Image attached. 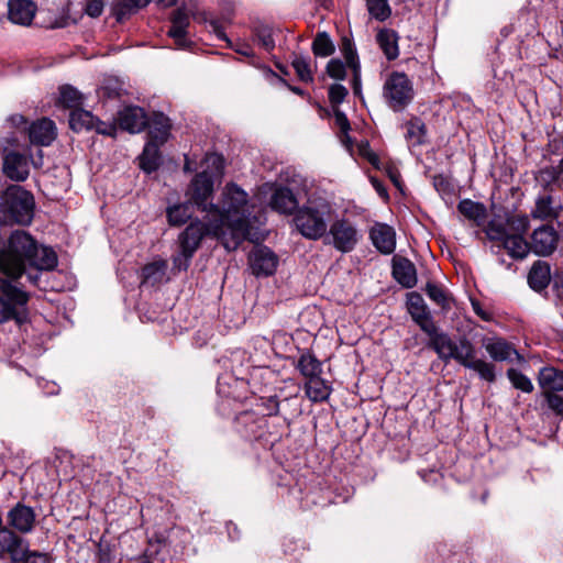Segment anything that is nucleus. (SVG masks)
<instances>
[{
    "label": "nucleus",
    "mask_w": 563,
    "mask_h": 563,
    "mask_svg": "<svg viewBox=\"0 0 563 563\" xmlns=\"http://www.w3.org/2000/svg\"><path fill=\"white\" fill-rule=\"evenodd\" d=\"M218 214L210 218V228L216 239L233 251L250 236L251 203L249 195L234 183L227 184L220 195Z\"/></svg>",
    "instance_id": "obj_1"
},
{
    "label": "nucleus",
    "mask_w": 563,
    "mask_h": 563,
    "mask_svg": "<svg viewBox=\"0 0 563 563\" xmlns=\"http://www.w3.org/2000/svg\"><path fill=\"white\" fill-rule=\"evenodd\" d=\"M57 265L53 249L38 245L33 236L23 230L11 233L8 242L0 249V274L16 280L26 267L36 271H52Z\"/></svg>",
    "instance_id": "obj_2"
},
{
    "label": "nucleus",
    "mask_w": 563,
    "mask_h": 563,
    "mask_svg": "<svg viewBox=\"0 0 563 563\" xmlns=\"http://www.w3.org/2000/svg\"><path fill=\"white\" fill-rule=\"evenodd\" d=\"M434 344V352L440 360L445 363L454 360L465 368L476 372L482 379L489 383L495 382V365L482 358H477L475 346L468 339L461 338L457 342H454L446 335L438 338Z\"/></svg>",
    "instance_id": "obj_3"
},
{
    "label": "nucleus",
    "mask_w": 563,
    "mask_h": 563,
    "mask_svg": "<svg viewBox=\"0 0 563 563\" xmlns=\"http://www.w3.org/2000/svg\"><path fill=\"white\" fill-rule=\"evenodd\" d=\"M0 225H29L34 217L33 195L19 185L9 186L1 196Z\"/></svg>",
    "instance_id": "obj_4"
},
{
    "label": "nucleus",
    "mask_w": 563,
    "mask_h": 563,
    "mask_svg": "<svg viewBox=\"0 0 563 563\" xmlns=\"http://www.w3.org/2000/svg\"><path fill=\"white\" fill-rule=\"evenodd\" d=\"M331 211L328 201L311 200L297 209L292 222L302 236L316 241L325 235Z\"/></svg>",
    "instance_id": "obj_5"
},
{
    "label": "nucleus",
    "mask_w": 563,
    "mask_h": 563,
    "mask_svg": "<svg viewBox=\"0 0 563 563\" xmlns=\"http://www.w3.org/2000/svg\"><path fill=\"white\" fill-rule=\"evenodd\" d=\"M14 282L5 276H0V323L9 320L22 323L26 320L29 296Z\"/></svg>",
    "instance_id": "obj_6"
},
{
    "label": "nucleus",
    "mask_w": 563,
    "mask_h": 563,
    "mask_svg": "<svg viewBox=\"0 0 563 563\" xmlns=\"http://www.w3.org/2000/svg\"><path fill=\"white\" fill-rule=\"evenodd\" d=\"M415 97L413 85L407 74L391 71L383 85V98L386 104L395 112L406 109Z\"/></svg>",
    "instance_id": "obj_7"
},
{
    "label": "nucleus",
    "mask_w": 563,
    "mask_h": 563,
    "mask_svg": "<svg viewBox=\"0 0 563 563\" xmlns=\"http://www.w3.org/2000/svg\"><path fill=\"white\" fill-rule=\"evenodd\" d=\"M485 234L489 241L497 243L493 246L494 253L505 250L512 258L523 260L531 251L525 236L510 234L503 223L489 221L485 228Z\"/></svg>",
    "instance_id": "obj_8"
},
{
    "label": "nucleus",
    "mask_w": 563,
    "mask_h": 563,
    "mask_svg": "<svg viewBox=\"0 0 563 563\" xmlns=\"http://www.w3.org/2000/svg\"><path fill=\"white\" fill-rule=\"evenodd\" d=\"M327 243L341 253L352 252L362 239L357 224L349 218L332 221L325 233Z\"/></svg>",
    "instance_id": "obj_9"
},
{
    "label": "nucleus",
    "mask_w": 563,
    "mask_h": 563,
    "mask_svg": "<svg viewBox=\"0 0 563 563\" xmlns=\"http://www.w3.org/2000/svg\"><path fill=\"white\" fill-rule=\"evenodd\" d=\"M213 183L208 170H202L195 176L188 189L190 201L208 218L214 212L218 214L219 211V205L209 201L213 194Z\"/></svg>",
    "instance_id": "obj_10"
},
{
    "label": "nucleus",
    "mask_w": 563,
    "mask_h": 563,
    "mask_svg": "<svg viewBox=\"0 0 563 563\" xmlns=\"http://www.w3.org/2000/svg\"><path fill=\"white\" fill-rule=\"evenodd\" d=\"M206 222L195 220L179 234V249H185L188 254H195L206 235L216 238L210 228V218L205 217Z\"/></svg>",
    "instance_id": "obj_11"
},
{
    "label": "nucleus",
    "mask_w": 563,
    "mask_h": 563,
    "mask_svg": "<svg viewBox=\"0 0 563 563\" xmlns=\"http://www.w3.org/2000/svg\"><path fill=\"white\" fill-rule=\"evenodd\" d=\"M559 234L556 230L549 224H543L533 230L530 238V250L539 256L551 255L558 246Z\"/></svg>",
    "instance_id": "obj_12"
},
{
    "label": "nucleus",
    "mask_w": 563,
    "mask_h": 563,
    "mask_svg": "<svg viewBox=\"0 0 563 563\" xmlns=\"http://www.w3.org/2000/svg\"><path fill=\"white\" fill-rule=\"evenodd\" d=\"M35 522L36 514L34 509L23 503H18L7 514L8 527L22 534L32 532Z\"/></svg>",
    "instance_id": "obj_13"
},
{
    "label": "nucleus",
    "mask_w": 563,
    "mask_h": 563,
    "mask_svg": "<svg viewBox=\"0 0 563 563\" xmlns=\"http://www.w3.org/2000/svg\"><path fill=\"white\" fill-rule=\"evenodd\" d=\"M252 273L256 276L273 275L277 268L278 258L266 246H255L249 257Z\"/></svg>",
    "instance_id": "obj_14"
},
{
    "label": "nucleus",
    "mask_w": 563,
    "mask_h": 563,
    "mask_svg": "<svg viewBox=\"0 0 563 563\" xmlns=\"http://www.w3.org/2000/svg\"><path fill=\"white\" fill-rule=\"evenodd\" d=\"M2 172L13 181L22 183L30 175L29 158L21 153L11 151L2 155Z\"/></svg>",
    "instance_id": "obj_15"
},
{
    "label": "nucleus",
    "mask_w": 563,
    "mask_h": 563,
    "mask_svg": "<svg viewBox=\"0 0 563 563\" xmlns=\"http://www.w3.org/2000/svg\"><path fill=\"white\" fill-rule=\"evenodd\" d=\"M170 23L167 35L174 40L178 48H188L191 45V41L188 38L189 13L181 8L175 10L170 16Z\"/></svg>",
    "instance_id": "obj_16"
},
{
    "label": "nucleus",
    "mask_w": 563,
    "mask_h": 563,
    "mask_svg": "<svg viewBox=\"0 0 563 563\" xmlns=\"http://www.w3.org/2000/svg\"><path fill=\"white\" fill-rule=\"evenodd\" d=\"M27 542L10 527L0 529V556L8 555L13 562H20Z\"/></svg>",
    "instance_id": "obj_17"
},
{
    "label": "nucleus",
    "mask_w": 563,
    "mask_h": 563,
    "mask_svg": "<svg viewBox=\"0 0 563 563\" xmlns=\"http://www.w3.org/2000/svg\"><path fill=\"white\" fill-rule=\"evenodd\" d=\"M25 130L31 144L34 145L48 146L57 136L55 122L47 118L32 122Z\"/></svg>",
    "instance_id": "obj_18"
},
{
    "label": "nucleus",
    "mask_w": 563,
    "mask_h": 563,
    "mask_svg": "<svg viewBox=\"0 0 563 563\" xmlns=\"http://www.w3.org/2000/svg\"><path fill=\"white\" fill-rule=\"evenodd\" d=\"M369 238L383 254H391L396 249V233L388 224L376 223L369 231Z\"/></svg>",
    "instance_id": "obj_19"
},
{
    "label": "nucleus",
    "mask_w": 563,
    "mask_h": 563,
    "mask_svg": "<svg viewBox=\"0 0 563 563\" xmlns=\"http://www.w3.org/2000/svg\"><path fill=\"white\" fill-rule=\"evenodd\" d=\"M483 346L492 360L496 362L512 361L520 357L515 346L503 338L485 339Z\"/></svg>",
    "instance_id": "obj_20"
},
{
    "label": "nucleus",
    "mask_w": 563,
    "mask_h": 563,
    "mask_svg": "<svg viewBox=\"0 0 563 563\" xmlns=\"http://www.w3.org/2000/svg\"><path fill=\"white\" fill-rule=\"evenodd\" d=\"M36 10V4L31 0H10L8 3L9 20L24 26L32 23Z\"/></svg>",
    "instance_id": "obj_21"
},
{
    "label": "nucleus",
    "mask_w": 563,
    "mask_h": 563,
    "mask_svg": "<svg viewBox=\"0 0 563 563\" xmlns=\"http://www.w3.org/2000/svg\"><path fill=\"white\" fill-rule=\"evenodd\" d=\"M393 276L405 288H412L417 284L416 266L404 256L393 257Z\"/></svg>",
    "instance_id": "obj_22"
},
{
    "label": "nucleus",
    "mask_w": 563,
    "mask_h": 563,
    "mask_svg": "<svg viewBox=\"0 0 563 563\" xmlns=\"http://www.w3.org/2000/svg\"><path fill=\"white\" fill-rule=\"evenodd\" d=\"M561 210V201L544 192L538 196L531 216L539 220H553L559 218Z\"/></svg>",
    "instance_id": "obj_23"
},
{
    "label": "nucleus",
    "mask_w": 563,
    "mask_h": 563,
    "mask_svg": "<svg viewBox=\"0 0 563 563\" xmlns=\"http://www.w3.org/2000/svg\"><path fill=\"white\" fill-rule=\"evenodd\" d=\"M119 124L130 133H139L147 125L146 114L140 107H126L119 113Z\"/></svg>",
    "instance_id": "obj_24"
},
{
    "label": "nucleus",
    "mask_w": 563,
    "mask_h": 563,
    "mask_svg": "<svg viewBox=\"0 0 563 563\" xmlns=\"http://www.w3.org/2000/svg\"><path fill=\"white\" fill-rule=\"evenodd\" d=\"M538 385L541 395L563 391V371L553 366H544L538 373Z\"/></svg>",
    "instance_id": "obj_25"
},
{
    "label": "nucleus",
    "mask_w": 563,
    "mask_h": 563,
    "mask_svg": "<svg viewBox=\"0 0 563 563\" xmlns=\"http://www.w3.org/2000/svg\"><path fill=\"white\" fill-rule=\"evenodd\" d=\"M148 123V141L163 145L170 135V120L165 114L154 113Z\"/></svg>",
    "instance_id": "obj_26"
},
{
    "label": "nucleus",
    "mask_w": 563,
    "mask_h": 563,
    "mask_svg": "<svg viewBox=\"0 0 563 563\" xmlns=\"http://www.w3.org/2000/svg\"><path fill=\"white\" fill-rule=\"evenodd\" d=\"M271 207L279 213L290 214L298 209V200L287 187H278L271 197Z\"/></svg>",
    "instance_id": "obj_27"
},
{
    "label": "nucleus",
    "mask_w": 563,
    "mask_h": 563,
    "mask_svg": "<svg viewBox=\"0 0 563 563\" xmlns=\"http://www.w3.org/2000/svg\"><path fill=\"white\" fill-rule=\"evenodd\" d=\"M399 36L391 29H382L376 34V42L388 60H395L399 56Z\"/></svg>",
    "instance_id": "obj_28"
},
{
    "label": "nucleus",
    "mask_w": 563,
    "mask_h": 563,
    "mask_svg": "<svg viewBox=\"0 0 563 563\" xmlns=\"http://www.w3.org/2000/svg\"><path fill=\"white\" fill-rule=\"evenodd\" d=\"M551 280L550 265L543 261H537L528 275L530 287L537 291L545 289Z\"/></svg>",
    "instance_id": "obj_29"
},
{
    "label": "nucleus",
    "mask_w": 563,
    "mask_h": 563,
    "mask_svg": "<svg viewBox=\"0 0 563 563\" xmlns=\"http://www.w3.org/2000/svg\"><path fill=\"white\" fill-rule=\"evenodd\" d=\"M346 65L353 70V90L355 95L361 91V66L356 51L349 40H344L341 47Z\"/></svg>",
    "instance_id": "obj_30"
},
{
    "label": "nucleus",
    "mask_w": 563,
    "mask_h": 563,
    "mask_svg": "<svg viewBox=\"0 0 563 563\" xmlns=\"http://www.w3.org/2000/svg\"><path fill=\"white\" fill-rule=\"evenodd\" d=\"M307 397L313 402L325 401L331 394V386L319 376L308 378L305 384Z\"/></svg>",
    "instance_id": "obj_31"
},
{
    "label": "nucleus",
    "mask_w": 563,
    "mask_h": 563,
    "mask_svg": "<svg viewBox=\"0 0 563 563\" xmlns=\"http://www.w3.org/2000/svg\"><path fill=\"white\" fill-rule=\"evenodd\" d=\"M162 145L147 141L140 156V167L147 174L155 172L161 164L159 147Z\"/></svg>",
    "instance_id": "obj_32"
},
{
    "label": "nucleus",
    "mask_w": 563,
    "mask_h": 563,
    "mask_svg": "<svg viewBox=\"0 0 563 563\" xmlns=\"http://www.w3.org/2000/svg\"><path fill=\"white\" fill-rule=\"evenodd\" d=\"M457 210L465 218L476 222L477 224H482L487 217L486 207L483 203L471 199L461 200L457 205Z\"/></svg>",
    "instance_id": "obj_33"
},
{
    "label": "nucleus",
    "mask_w": 563,
    "mask_h": 563,
    "mask_svg": "<svg viewBox=\"0 0 563 563\" xmlns=\"http://www.w3.org/2000/svg\"><path fill=\"white\" fill-rule=\"evenodd\" d=\"M167 269V262L164 260L154 261L142 269V283L154 286L164 280Z\"/></svg>",
    "instance_id": "obj_34"
},
{
    "label": "nucleus",
    "mask_w": 563,
    "mask_h": 563,
    "mask_svg": "<svg viewBox=\"0 0 563 563\" xmlns=\"http://www.w3.org/2000/svg\"><path fill=\"white\" fill-rule=\"evenodd\" d=\"M297 368L307 378L319 376L322 373L321 362L310 352H305L299 356Z\"/></svg>",
    "instance_id": "obj_35"
},
{
    "label": "nucleus",
    "mask_w": 563,
    "mask_h": 563,
    "mask_svg": "<svg viewBox=\"0 0 563 563\" xmlns=\"http://www.w3.org/2000/svg\"><path fill=\"white\" fill-rule=\"evenodd\" d=\"M166 216L169 225L172 227H180L185 224L192 216L191 205L189 202L186 203H176L170 206L166 210Z\"/></svg>",
    "instance_id": "obj_36"
},
{
    "label": "nucleus",
    "mask_w": 563,
    "mask_h": 563,
    "mask_svg": "<svg viewBox=\"0 0 563 563\" xmlns=\"http://www.w3.org/2000/svg\"><path fill=\"white\" fill-rule=\"evenodd\" d=\"M96 117L81 108L73 110L69 115V125L71 130L79 132L82 130H92L95 128Z\"/></svg>",
    "instance_id": "obj_37"
},
{
    "label": "nucleus",
    "mask_w": 563,
    "mask_h": 563,
    "mask_svg": "<svg viewBox=\"0 0 563 563\" xmlns=\"http://www.w3.org/2000/svg\"><path fill=\"white\" fill-rule=\"evenodd\" d=\"M420 329L427 333L430 338L429 347L435 351L434 341L440 336H446L448 334L444 332H439L438 327L435 325L431 313H427L424 316H417V319L413 320Z\"/></svg>",
    "instance_id": "obj_38"
},
{
    "label": "nucleus",
    "mask_w": 563,
    "mask_h": 563,
    "mask_svg": "<svg viewBox=\"0 0 563 563\" xmlns=\"http://www.w3.org/2000/svg\"><path fill=\"white\" fill-rule=\"evenodd\" d=\"M59 102L68 109H79L84 102V96L73 86L66 85L59 89Z\"/></svg>",
    "instance_id": "obj_39"
},
{
    "label": "nucleus",
    "mask_w": 563,
    "mask_h": 563,
    "mask_svg": "<svg viewBox=\"0 0 563 563\" xmlns=\"http://www.w3.org/2000/svg\"><path fill=\"white\" fill-rule=\"evenodd\" d=\"M150 1L151 0H122L113 8L117 20L119 22L123 21L131 13L147 5Z\"/></svg>",
    "instance_id": "obj_40"
},
{
    "label": "nucleus",
    "mask_w": 563,
    "mask_h": 563,
    "mask_svg": "<svg viewBox=\"0 0 563 563\" xmlns=\"http://www.w3.org/2000/svg\"><path fill=\"white\" fill-rule=\"evenodd\" d=\"M203 170H208V174L214 180L223 175L224 159L217 153L207 154L202 162Z\"/></svg>",
    "instance_id": "obj_41"
},
{
    "label": "nucleus",
    "mask_w": 563,
    "mask_h": 563,
    "mask_svg": "<svg viewBox=\"0 0 563 563\" xmlns=\"http://www.w3.org/2000/svg\"><path fill=\"white\" fill-rule=\"evenodd\" d=\"M334 45L325 32L318 33L312 42V52L316 56L327 57L334 53Z\"/></svg>",
    "instance_id": "obj_42"
},
{
    "label": "nucleus",
    "mask_w": 563,
    "mask_h": 563,
    "mask_svg": "<svg viewBox=\"0 0 563 563\" xmlns=\"http://www.w3.org/2000/svg\"><path fill=\"white\" fill-rule=\"evenodd\" d=\"M504 227L510 234L525 236L530 227V221L526 214H514L507 218Z\"/></svg>",
    "instance_id": "obj_43"
},
{
    "label": "nucleus",
    "mask_w": 563,
    "mask_h": 563,
    "mask_svg": "<svg viewBox=\"0 0 563 563\" xmlns=\"http://www.w3.org/2000/svg\"><path fill=\"white\" fill-rule=\"evenodd\" d=\"M507 377L516 389L527 394L532 393L534 389L531 379L516 368H509L507 371Z\"/></svg>",
    "instance_id": "obj_44"
},
{
    "label": "nucleus",
    "mask_w": 563,
    "mask_h": 563,
    "mask_svg": "<svg viewBox=\"0 0 563 563\" xmlns=\"http://www.w3.org/2000/svg\"><path fill=\"white\" fill-rule=\"evenodd\" d=\"M406 128V137L411 141L413 144H422L423 136L426 133L424 123L419 118H413L408 121L405 125Z\"/></svg>",
    "instance_id": "obj_45"
},
{
    "label": "nucleus",
    "mask_w": 563,
    "mask_h": 563,
    "mask_svg": "<svg viewBox=\"0 0 563 563\" xmlns=\"http://www.w3.org/2000/svg\"><path fill=\"white\" fill-rule=\"evenodd\" d=\"M369 14L379 21H385L390 15V8L387 0H366Z\"/></svg>",
    "instance_id": "obj_46"
},
{
    "label": "nucleus",
    "mask_w": 563,
    "mask_h": 563,
    "mask_svg": "<svg viewBox=\"0 0 563 563\" xmlns=\"http://www.w3.org/2000/svg\"><path fill=\"white\" fill-rule=\"evenodd\" d=\"M291 65L301 81H312V69L308 57L296 56L292 59Z\"/></svg>",
    "instance_id": "obj_47"
},
{
    "label": "nucleus",
    "mask_w": 563,
    "mask_h": 563,
    "mask_svg": "<svg viewBox=\"0 0 563 563\" xmlns=\"http://www.w3.org/2000/svg\"><path fill=\"white\" fill-rule=\"evenodd\" d=\"M408 310L413 320L417 319V316H424L430 312L423 298L417 292L409 295Z\"/></svg>",
    "instance_id": "obj_48"
},
{
    "label": "nucleus",
    "mask_w": 563,
    "mask_h": 563,
    "mask_svg": "<svg viewBox=\"0 0 563 563\" xmlns=\"http://www.w3.org/2000/svg\"><path fill=\"white\" fill-rule=\"evenodd\" d=\"M426 292L428 297L437 305L441 306L442 308H449V297L440 286L433 283H428L426 285Z\"/></svg>",
    "instance_id": "obj_49"
},
{
    "label": "nucleus",
    "mask_w": 563,
    "mask_h": 563,
    "mask_svg": "<svg viewBox=\"0 0 563 563\" xmlns=\"http://www.w3.org/2000/svg\"><path fill=\"white\" fill-rule=\"evenodd\" d=\"M22 563H52L53 556L47 552L30 551L27 545L23 550Z\"/></svg>",
    "instance_id": "obj_50"
},
{
    "label": "nucleus",
    "mask_w": 563,
    "mask_h": 563,
    "mask_svg": "<svg viewBox=\"0 0 563 563\" xmlns=\"http://www.w3.org/2000/svg\"><path fill=\"white\" fill-rule=\"evenodd\" d=\"M190 14L199 21L209 22L211 31L216 34V36L220 40L227 41V35H225L224 29L222 27V25L220 24V22L218 20L209 21L208 14L206 12H195L191 10Z\"/></svg>",
    "instance_id": "obj_51"
},
{
    "label": "nucleus",
    "mask_w": 563,
    "mask_h": 563,
    "mask_svg": "<svg viewBox=\"0 0 563 563\" xmlns=\"http://www.w3.org/2000/svg\"><path fill=\"white\" fill-rule=\"evenodd\" d=\"M548 408L556 416L563 417V396L559 393L543 394Z\"/></svg>",
    "instance_id": "obj_52"
},
{
    "label": "nucleus",
    "mask_w": 563,
    "mask_h": 563,
    "mask_svg": "<svg viewBox=\"0 0 563 563\" xmlns=\"http://www.w3.org/2000/svg\"><path fill=\"white\" fill-rule=\"evenodd\" d=\"M194 254H188L185 249H179V252L173 256V271L181 272L187 271Z\"/></svg>",
    "instance_id": "obj_53"
},
{
    "label": "nucleus",
    "mask_w": 563,
    "mask_h": 563,
    "mask_svg": "<svg viewBox=\"0 0 563 563\" xmlns=\"http://www.w3.org/2000/svg\"><path fill=\"white\" fill-rule=\"evenodd\" d=\"M347 93V89L343 85H331L329 88V100L332 103V106L335 107L343 102Z\"/></svg>",
    "instance_id": "obj_54"
},
{
    "label": "nucleus",
    "mask_w": 563,
    "mask_h": 563,
    "mask_svg": "<svg viewBox=\"0 0 563 563\" xmlns=\"http://www.w3.org/2000/svg\"><path fill=\"white\" fill-rule=\"evenodd\" d=\"M328 75L334 79H344L345 65L342 60L333 58L327 65Z\"/></svg>",
    "instance_id": "obj_55"
},
{
    "label": "nucleus",
    "mask_w": 563,
    "mask_h": 563,
    "mask_svg": "<svg viewBox=\"0 0 563 563\" xmlns=\"http://www.w3.org/2000/svg\"><path fill=\"white\" fill-rule=\"evenodd\" d=\"M256 35L265 51L271 52L274 49L275 41L273 38V33L271 29L262 27L257 31Z\"/></svg>",
    "instance_id": "obj_56"
},
{
    "label": "nucleus",
    "mask_w": 563,
    "mask_h": 563,
    "mask_svg": "<svg viewBox=\"0 0 563 563\" xmlns=\"http://www.w3.org/2000/svg\"><path fill=\"white\" fill-rule=\"evenodd\" d=\"M97 133L108 136H114L117 133V126L113 123H106L96 118L95 128L92 129Z\"/></svg>",
    "instance_id": "obj_57"
},
{
    "label": "nucleus",
    "mask_w": 563,
    "mask_h": 563,
    "mask_svg": "<svg viewBox=\"0 0 563 563\" xmlns=\"http://www.w3.org/2000/svg\"><path fill=\"white\" fill-rule=\"evenodd\" d=\"M103 11V0H88L85 12L91 18H98Z\"/></svg>",
    "instance_id": "obj_58"
},
{
    "label": "nucleus",
    "mask_w": 563,
    "mask_h": 563,
    "mask_svg": "<svg viewBox=\"0 0 563 563\" xmlns=\"http://www.w3.org/2000/svg\"><path fill=\"white\" fill-rule=\"evenodd\" d=\"M334 121L342 133L346 134L350 131V122L346 115L339 109H334Z\"/></svg>",
    "instance_id": "obj_59"
},
{
    "label": "nucleus",
    "mask_w": 563,
    "mask_h": 563,
    "mask_svg": "<svg viewBox=\"0 0 563 563\" xmlns=\"http://www.w3.org/2000/svg\"><path fill=\"white\" fill-rule=\"evenodd\" d=\"M361 154L376 168H379V158L378 156L369 148L368 143L361 145L360 147Z\"/></svg>",
    "instance_id": "obj_60"
},
{
    "label": "nucleus",
    "mask_w": 563,
    "mask_h": 563,
    "mask_svg": "<svg viewBox=\"0 0 563 563\" xmlns=\"http://www.w3.org/2000/svg\"><path fill=\"white\" fill-rule=\"evenodd\" d=\"M361 154L376 168H379V158L378 156L369 148L368 143L361 145L360 147Z\"/></svg>",
    "instance_id": "obj_61"
},
{
    "label": "nucleus",
    "mask_w": 563,
    "mask_h": 563,
    "mask_svg": "<svg viewBox=\"0 0 563 563\" xmlns=\"http://www.w3.org/2000/svg\"><path fill=\"white\" fill-rule=\"evenodd\" d=\"M18 146V137L12 133L10 136L4 137L0 141V150L2 155L10 152L9 147Z\"/></svg>",
    "instance_id": "obj_62"
},
{
    "label": "nucleus",
    "mask_w": 563,
    "mask_h": 563,
    "mask_svg": "<svg viewBox=\"0 0 563 563\" xmlns=\"http://www.w3.org/2000/svg\"><path fill=\"white\" fill-rule=\"evenodd\" d=\"M8 124H9V128H14V129H21L22 128L23 131H25L24 129H26L25 128L26 120L21 114H13V115H11L8 119Z\"/></svg>",
    "instance_id": "obj_63"
},
{
    "label": "nucleus",
    "mask_w": 563,
    "mask_h": 563,
    "mask_svg": "<svg viewBox=\"0 0 563 563\" xmlns=\"http://www.w3.org/2000/svg\"><path fill=\"white\" fill-rule=\"evenodd\" d=\"M433 185L439 192H445L450 187L449 181L443 176H435L433 178Z\"/></svg>",
    "instance_id": "obj_64"
}]
</instances>
